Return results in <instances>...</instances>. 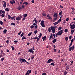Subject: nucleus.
Wrapping results in <instances>:
<instances>
[{
  "mask_svg": "<svg viewBox=\"0 0 75 75\" xmlns=\"http://www.w3.org/2000/svg\"><path fill=\"white\" fill-rule=\"evenodd\" d=\"M57 25L56 26H51L50 28L51 30L52 31L53 34H54L55 31V28H57Z\"/></svg>",
  "mask_w": 75,
  "mask_h": 75,
  "instance_id": "obj_1",
  "label": "nucleus"
},
{
  "mask_svg": "<svg viewBox=\"0 0 75 75\" xmlns=\"http://www.w3.org/2000/svg\"><path fill=\"white\" fill-rule=\"evenodd\" d=\"M63 30H60V31H59V32H58V33H57L55 35L56 37H58L57 35H61L63 33Z\"/></svg>",
  "mask_w": 75,
  "mask_h": 75,
  "instance_id": "obj_2",
  "label": "nucleus"
},
{
  "mask_svg": "<svg viewBox=\"0 0 75 75\" xmlns=\"http://www.w3.org/2000/svg\"><path fill=\"white\" fill-rule=\"evenodd\" d=\"M44 21L43 20H42L41 23H40V24L41 25V26L42 27H45V25L44 24Z\"/></svg>",
  "mask_w": 75,
  "mask_h": 75,
  "instance_id": "obj_3",
  "label": "nucleus"
},
{
  "mask_svg": "<svg viewBox=\"0 0 75 75\" xmlns=\"http://www.w3.org/2000/svg\"><path fill=\"white\" fill-rule=\"evenodd\" d=\"M22 18V16L20 15V16H18L16 18V20L20 21L21 19Z\"/></svg>",
  "mask_w": 75,
  "mask_h": 75,
  "instance_id": "obj_4",
  "label": "nucleus"
},
{
  "mask_svg": "<svg viewBox=\"0 0 75 75\" xmlns=\"http://www.w3.org/2000/svg\"><path fill=\"white\" fill-rule=\"evenodd\" d=\"M70 28L71 30L74 29L75 28V25L74 24L71 25Z\"/></svg>",
  "mask_w": 75,
  "mask_h": 75,
  "instance_id": "obj_5",
  "label": "nucleus"
},
{
  "mask_svg": "<svg viewBox=\"0 0 75 75\" xmlns=\"http://www.w3.org/2000/svg\"><path fill=\"white\" fill-rule=\"evenodd\" d=\"M54 60H53L52 59H50L48 60L47 63H50V62H52Z\"/></svg>",
  "mask_w": 75,
  "mask_h": 75,
  "instance_id": "obj_6",
  "label": "nucleus"
},
{
  "mask_svg": "<svg viewBox=\"0 0 75 75\" xmlns=\"http://www.w3.org/2000/svg\"><path fill=\"white\" fill-rule=\"evenodd\" d=\"M3 3H4V4L3 5L4 7L6 8V3L4 1H3Z\"/></svg>",
  "mask_w": 75,
  "mask_h": 75,
  "instance_id": "obj_7",
  "label": "nucleus"
},
{
  "mask_svg": "<svg viewBox=\"0 0 75 75\" xmlns=\"http://www.w3.org/2000/svg\"><path fill=\"white\" fill-rule=\"evenodd\" d=\"M47 17L48 18V19L49 20H52V17H51L49 14L47 15Z\"/></svg>",
  "mask_w": 75,
  "mask_h": 75,
  "instance_id": "obj_8",
  "label": "nucleus"
},
{
  "mask_svg": "<svg viewBox=\"0 0 75 75\" xmlns=\"http://www.w3.org/2000/svg\"><path fill=\"white\" fill-rule=\"evenodd\" d=\"M28 52H30V53H33L34 52V51H33V49H29L28 50Z\"/></svg>",
  "mask_w": 75,
  "mask_h": 75,
  "instance_id": "obj_9",
  "label": "nucleus"
},
{
  "mask_svg": "<svg viewBox=\"0 0 75 75\" xmlns=\"http://www.w3.org/2000/svg\"><path fill=\"white\" fill-rule=\"evenodd\" d=\"M36 19H37V18H35L33 19V21H35V23L36 24H37L38 22V21H37Z\"/></svg>",
  "mask_w": 75,
  "mask_h": 75,
  "instance_id": "obj_10",
  "label": "nucleus"
},
{
  "mask_svg": "<svg viewBox=\"0 0 75 75\" xmlns=\"http://www.w3.org/2000/svg\"><path fill=\"white\" fill-rule=\"evenodd\" d=\"M53 34L52 33H51L50 36V38L49 39V40H50L51 39L53 38Z\"/></svg>",
  "mask_w": 75,
  "mask_h": 75,
  "instance_id": "obj_11",
  "label": "nucleus"
},
{
  "mask_svg": "<svg viewBox=\"0 0 75 75\" xmlns=\"http://www.w3.org/2000/svg\"><path fill=\"white\" fill-rule=\"evenodd\" d=\"M58 16V14L57 13H54L53 16L55 17H57Z\"/></svg>",
  "mask_w": 75,
  "mask_h": 75,
  "instance_id": "obj_12",
  "label": "nucleus"
},
{
  "mask_svg": "<svg viewBox=\"0 0 75 75\" xmlns=\"http://www.w3.org/2000/svg\"><path fill=\"white\" fill-rule=\"evenodd\" d=\"M46 36H43L42 37V39L43 40V41H44L46 39Z\"/></svg>",
  "mask_w": 75,
  "mask_h": 75,
  "instance_id": "obj_13",
  "label": "nucleus"
},
{
  "mask_svg": "<svg viewBox=\"0 0 75 75\" xmlns=\"http://www.w3.org/2000/svg\"><path fill=\"white\" fill-rule=\"evenodd\" d=\"M7 31V30L6 29H5V30L3 31V33L4 34H5L6 33V32Z\"/></svg>",
  "mask_w": 75,
  "mask_h": 75,
  "instance_id": "obj_14",
  "label": "nucleus"
},
{
  "mask_svg": "<svg viewBox=\"0 0 75 75\" xmlns=\"http://www.w3.org/2000/svg\"><path fill=\"white\" fill-rule=\"evenodd\" d=\"M17 9H18L19 10L22 9V8H21V6H19V7H18L17 8Z\"/></svg>",
  "mask_w": 75,
  "mask_h": 75,
  "instance_id": "obj_15",
  "label": "nucleus"
},
{
  "mask_svg": "<svg viewBox=\"0 0 75 75\" xmlns=\"http://www.w3.org/2000/svg\"><path fill=\"white\" fill-rule=\"evenodd\" d=\"M75 31V29H74L73 30H71V34L72 35L74 33V32Z\"/></svg>",
  "mask_w": 75,
  "mask_h": 75,
  "instance_id": "obj_16",
  "label": "nucleus"
},
{
  "mask_svg": "<svg viewBox=\"0 0 75 75\" xmlns=\"http://www.w3.org/2000/svg\"><path fill=\"white\" fill-rule=\"evenodd\" d=\"M21 60H22V62H26V60L24 59H21Z\"/></svg>",
  "mask_w": 75,
  "mask_h": 75,
  "instance_id": "obj_17",
  "label": "nucleus"
},
{
  "mask_svg": "<svg viewBox=\"0 0 75 75\" xmlns=\"http://www.w3.org/2000/svg\"><path fill=\"white\" fill-rule=\"evenodd\" d=\"M57 40L56 39H54L52 41L53 43H55L57 41Z\"/></svg>",
  "mask_w": 75,
  "mask_h": 75,
  "instance_id": "obj_18",
  "label": "nucleus"
},
{
  "mask_svg": "<svg viewBox=\"0 0 75 75\" xmlns=\"http://www.w3.org/2000/svg\"><path fill=\"white\" fill-rule=\"evenodd\" d=\"M58 23H57V22H55L54 23H53V25H54V26H56V25H57Z\"/></svg>",
  "mask_w": 75,
  "mask_h": 75,
  "instance_id": "obj_19",
  "label": "nucleus"
},
{
  "mask_svg": "<svg viewBox=\"0 0 75 75\" xmlns=\"http://www.w3.org/2000/svg\"><path fill=\"white\" fill-rule=\"evenodd\" d=\"M27 13H25L23 15V16H23V17H27Z\"/></svg>",
  "mask_w": 75,
  "mask_h": 75,
  "instance_id": "obj_20",
  "label": "nucleus"
},
{
  "mask_svg": "<svg viewBox=\"0 0 75 75\" xmlns=\"http://www.w3.org/2000/svg\"><path fill=\"white\" fill-rule=\"evenodd\" d=\"M25 4H26V5H27L28 4V3L27 2H25L23 3V5H24Z\"/></svg>",
  "mask_w": 75,
  "mask_h": 75,
  "instance_id": "obj_21",
  "label": "nucleus"
},
{
  "mask_svg": "<svg viewBox=\"0 0 75 75\" xmlns=\"http://www.w3.org/2000/svg\"><path fill=\"white\" fill-rule=\"evenodd\" d=\"M35 39L37 40V42H38L39 41V38H38V37L35 38Z\"/></svg>",
  "mask_w": 75,
  "mask_h": 75,
  "instance_id": "obj_22",
  "label": "nucleus"
},
{
  "mask_svg": "<svg viewBox=\"0 0 75 75\" xmlns=\"http://www.w3.org/2000/svg\"><path fill=\"white\" fill-rule=\"evenodd\" d=\"M8 18L9 20L11 18H12V17H11L10 15H8Z\"/></svg>",
  "mask_w": 75,
  "mask_h": 75,
  "instance_id": "obj_23",
  "label": "nucleus"
},
{
  "mask_svg": "<svg viewBox=\"0 0 75 75\" xmlns=\"http://www.w3.org/2000/svg\"><path fill=\"white\" fill-rule=\"evenodd\" d=\"M26 38L24 36H23V37H22V40H23L24 39H26Z\"/></svg>",
  "mask_w": 75,
  "mask_h": 75,
  "instance_id": "obj_24",
  "label": "nucleus"
},
{
  "mask_svg": "<svg viewBox=\"0 0 75 75\" xmlns=\"http://www.w3.org/2000/svg\"><path fill=\"white\" fill-rule=\"evenodd\" d=\"M74 47H75L74 45H73V46L72 47H71L70 48H71V50H74Z\"/></svg>",
  "mask_w": 75,
  "mask_h": 75,
  "instance_id": "obj_25",
  "label": "nucleus"
},
{
  "mask_svg": "<svg viewBox=\"0 0 75 75\" xmlns=\"http://www.w3.org/2000/svg\"><path fill=\"white\" fill-rule=\"evenodd\" d=\"M69 65L66 66V70H67L68 69H69Z\"/></svg>",
  "mask_w": 75,
  "mask_h": 75,
  "instance_id": "obj_26",
  "label": "nucleus"
},
{
  "mask_svg": "<svg viewBox=\"0 0 75 75\" xmlns=\"http://www.w3.org/2000/svg\"><path fill=\"white\" fill-rule=\"evenodd\" d=\"M50 65L54 66H55V64L53 62L50 64Z\"/></svg>",
  "mask_w": 75,
  "mask_h": 75,
  "instance_id": "obj_27",
  "label": "nucleus"
},
{
  "mask_svg": "<svg viewBox=\"0 0 75 75\" xmlns=\"http://www.w3.org/2000/svg\"><path fill=\"white\" fill-rule=\"evenodd\" d=\"M4 23L3 22V21H0V24L1 25H2Z\"/></svg>",
  "mask_w": 75,
  "mask_h": 75,
  "instance_id": "obj_28",
  "label": "nucleus"
},
{
  "mask_svg": "<svg viewBox=\"0 0 75 75\" xmlns=\"http://www.w3.org/2000/svg\"><path fill=\"white\" fill-rule=\"evenodd\" d=\"M68 37H65V40L66 42L68 41Z\"/></svg>",
  "mask_w": 75,
  "mask_h": 75,
  "instance_id": "obj_29",
  "label": "nucleus"
},
{
  "mask_svg": "<svg viewBox=\"0 0 75 75\" xmlns=\"http://www.w3.org/2000/svg\"><path fill=\"white\" fill-rule=\"evenodd\" d=\"M5 11H9V10L8 8H6L5 9Z\"/></svg>",
  "mask_w": 75,
  "mask_h": 75,
  "instance_id": "obj_30",
  "label": "nucleus"
},
{
  "mask_svg": "<svg viewBox=\"0 0 75 75\" xmlns=\"http://www.w3.org/2000/svg\"><path fill=\"white\" fill-rule=\"evenodd\" d=\"M58 18L57 17H56L55 18H53V21H54L55 20H57Z\"/></svg>",
  "mask_w": 75,
  "mask_h": 75,
  "instance_id": "obj_31",
  "label": "nucleus"
},
{
  "mask_svg": "<svg viewBox=\"0 0 75 75\" xmlns=\"http://www.w3.org/2000/svg\"><path fill=\"white\" fill-rule=\"evenodd\" d=\"M42 35L41 33H40L39 34V36H38V37L39 38H40L41 37V36Z\"/></svg>",
  "mask_w": 75,
  "mask_h": 75,
  "instance_id": "obj_32",
  "label": "nucleus"
},
{
  "mask_svg": "<svg viewBox=\"0 0 75 75\" xmlns=\"http://www.w3.org/2000/svg\"><path fill=\"white\" fill-rule=\"evenodd\" d=\"M34 26L33 25H32L30 26V28L33 29L34 28Z\"/></svg>",
  "mask_w": 75,
  "mask_h": 75,
  "instance_id": "obj_33",
  "label": "nucleus"
},
{
  "mask_svg": "<svg viewBox=\"0 0 75 75\" xmlns=\"http://www.w3.org/2000/svg\"><path fill=\"white\" fill-rule=\"evenodd\" d=\"M38 32V31L37 30H35L34 31V33H35V34H36Z\"/></svg>",
  "mask_w": 75,
  "mask_h": 75,
  "instance_id": "obj_34",
  "label": "nucleus"
},
{
  "mask_svg": "<svg viewBox=\"0 0 75 75\" xmlns=\"http://www.w3.org/2000/svg\"><path fill=\"white\" fill-rule=\"evenodd\" d=\"M48 31L49 32H51V29L50 28H48Z\"/></svg>",
  "mask_w": 75,
  "mask_h": 75,
  "instance_id": "obj_35",
  "label": "nucleus"
},
{
  "mask_svg": "<svg viewBox=\"0 0 75 75\" xmlns=\"http://www.w3.org/2000/svg\"><path fill=\"white\" fill-rule=\"evenodd\" d=\"M62 29V27H59L58 28V31Z\"/></svg>",
  "mask_w": 75,
  "mask_h": 75,
  "instance_id": "obj_36",
  "label": "nucleus"
},
{
  "mask_svg": "<svg viewBox=\"0 0 75 75\" xmlns=\"http://www.w3.org/2000/svg\"><path fill=\"white\" fill-rule=\"evenodd\" d=\"M28 71H29V70H28V71H27V72H26V74H25V75H29Z\"/></svg>",
  "mask_w": 75,
  "mask_h": 75,
  "instance_id": "obj_37",
  "label": "nucleus"
},
{
  "mask_svg": "<svg viewBox=\"0 0 75 75\" xmlns=\"http://www.w3.org/2000/svg\"><path fill=\"white\" fill-rule=\"evenodd\" d=\"M42 15L43 16H46V14L45 13H42Z\"/></svg>",
  "mask_w": 75,
  "mask_h": 75,
  "instance_id": "obj_38",
  "label": "nucleus"
},
{
  "mask_svg": "<svg viewBox=\"0 0 75 75\" xmlns=\"http://www.w3.org/2000/svg\"><path fill=\"white\" fill-rule=\"evenodd\" d=\"M24 33L23 32H22V33L21 35V37H22L23 35H24Z\"/></svg>",
  "mask_w": 75,
  "mask_h": 75,
  "instance_id": "obj_39",
  "label": "nucleus"
},
{
  "mask_svg": "<svg viewBox=\"0 0 75 75\" xmlns=\"http://www.w3.org/2000/svg\"><path fill=\"white\" fill-rule=\"evenodd\" d=\"M67 74V72L66 71H65L64 73V75H66Z\"/></svg>",
  "mask_w": 75,
  "mask_h": 75,
  "instance_id": "obj_40",
  "label": "nucleus"
},
{
  "mask_svg": "<svg viewBox=\"0 0 75 75\" xmlns=\"http://www.w3.org/2000/svg\"><path fill=\"white\" fill-rule=\"evenodd\" d=\"M68 29H66L64 30V32H68Z\"/></svg>",
  "mask_w": 75,
  "mask_h": 75,
  "instance_id": "obj_41",
  "label": "nucleus"
},
{
  "mask_svg": "<svg viewBox=\"0 0 75 75\" xmlns=\"http://www.w3.org/2000/svg\"><path fill=\"white\" fill-rule=\"evenodd\" d=\"M11 25H13L14 26L16 24L15 23H12L11 24Z\"/></svg>",
  "mask_w": 75,
  "mask_h": 75,
  "instance_id": "obj_42",
  "label": "nucleus"
},
{
  "mask_svg": "<svg viewBox=\"0 0 75 75\" xmlns=\"http://www.w3.org/2000/svg\"><path fill=\"white\" fill-rule=\"evenodd\" d=\"M32 33V32H31L30 33H29V34H28V36H30L31 35Z\"/></svg>",
  "mask_w": 75,
  "mask_h": 75,
  "instance_id": "obj_43",
  "label": "nucleus"
},
{
  "mask_svg": "<svg viewBox=\"0 0 75 75\" xmlns=\"http://www.w3.org/2000/svg\"><path fill=\"white\" fill-rule=\"evenodd\" d=\"M38 27V25H36L35 26V29H37Z\"/></svg>",
  "mask_w": 75,
  "mask_h": 75,
  "instance_id": "obj_44",
  "label": "nucleus"
},
{
  "mask_svg": "<svg viewBox=\"0 0 75 75\" xmlns=\"http://www.w3.org/2000/svg\"><path fill=\"white\" fill-rule=\"evenodd\" d=\"M2 13L4 14L5 13V12L4 11H2Z\"/></svg>",
  "mask_w": 75,
  "mask_h": 75,
  "instance_id": "obj_45",
  "label": "nucleus"
},
{
  "mask_svg": "<svg viewBox=\"0 0 75 75\" xmlns=\"http://www.w3.org/2000/svg\"><path fill=\"white\" fill-rule=\"evenodd\" d=\"M11 48L12 49V50H15V48L14 47H13V46H11Z\"/></svg>",
  "mask_w": 75,
  "mask_h": 75,
  "instance_id": "obj_46",
  "label": "nucleus"
},
{
  "mask_svg": "<svg viewBox=\"0 0 75 75\" xmlns=\"http://www.w3.org/2000/svg\"><path fill=\"white\" fill-rule=\"evenodd\" d=\"M24 7H25V6H24V5H22V7H21L22 9L23 8H24Z\"/></svg>",
  "mask_w": 75,
  "mask_h": 75,
  "instance_id": "obj_47",
  "label": "nucleus"
},
{
  "mask_svg": "<svg viewBox=\"0 0 75 75\" xmlns=\"http://www.w3.org/2000/svg\"><path fill=\"white\" fill-rule=\"evenodd\" d=\"M61 21V20L60 19H59V20H58V21H57V23H58L59 22Z\"/></svg>",
  "mask_w": 75,
  "mask_h": 75,
  "instance_id": "obj_48",
  "label": "nucleus"
},
{
  "mask_svg": "<svg viewBox=\"0 0 75 75\" xmlns=\"http://www.w3.org/2000/svg\"><path fill=\"white\" fill-rule=\"evenodd\" d=\"M1 16L3 17L4 18L5 16V15L4 14H3L1 15Z\"/></svg>",
  "mask_w": 75,
  "mask_h": 75,
  "instance_id": "obj_49",
  "label": "nucleus"
},
{
  "mask_svg": "<svg viewBox=\"0 0 75 75\" xmlns=\"http://www.w3.org/2000/svg\"><path fill=\"white\" fill-rule=\"evenodd\" d=\"M53 50L54 52H57V49H53Z\"/></svg>",
  "mask_w": 75,
  "mask_h": 75,
  "instance_id": "obj_50",
  "label": "nucleus"
},
{
  "mask_svg": "<svg viewBox=\"0 0 75 75\" xmlns=\"http://www.w3.org/2000/svg\"><path fill=\"white\" fill-rule=\"evenodd\" d=\"M74 40V38L72 39H71V42H73V41Z\"/></svg>",
  "mask_w": 75,
  "mask_h": 75,
  "instance_id": "obj_51",
  "label": "nucleus"
},
{
  "mask_svg": "<svg viewBox=\"0 0 75 75\" xmlns=\"http://www.w3.org/2000/svg\"><path fill=\"white\" fill-rule=\"evenodd\" d=\"M25 19H26L25 17H24L23 18V19H22V21H24Z\"/></svg>",
  "mask_w": 75,
  "mask_h": 75,
  "instance_id": "obj_52",
  "label": "nucleus"
},
{
  "mask_svg": "<svg viewBox=\"0 0 75 75\" xmlns=\"http://www.w3.org/2000/svg\"><path fill=\"white\" fill-rule=\"evenodd\" d=\"M21 32H22L21 31L19 32V33H18V35H20Z\"/></svg>",
  "mask_w": 75,
  "mask_h": 75,
  "instance_id": "obj_53",
  "label": "nucleus"
},
{
  "mask_svg": "<svg viewBox=\"0 0 75 75\" xmlns=\"http://www.w3.org/2000/svg\"><path fill=\"white\" fill-rule=\"evenodd\" d=\"M9 40H7L6 41V42L8 44L9 43Z\"/></svg>",
  "mask_w": 75,
  "mask_h": 75,
  "instance_id": "obj_54",
  "label": "nucleus"
},
{
  "mask_svg": "<svg viewBox=\"0 0 75 75\" xmlns=\"http://www.w3.org/2000/svg\"><path fill=\"white\" fill-rule=\"evenodd\" d=\"M62 12H60L59 13V15L61 16L62 15Z\"/></svg>",
  "mask_w": 75,
  "mask_h": 75,
  "instance_id": "obj_55",
  "label": "nucleus"
},
{
  "mask_svg": "<svg viewBox=\"0 0 75 75\" xmlns=\"http://www.w3.org/2000/svg\"><path fill=\"white\" fill-rule=\"evenodd\" d=\"M69 18H67L66 19V21H69Z\"/></svg>",
  "mask_w": 75,
  "mask_h": 75,
  "instance_id": "obj_56",
  "label": "nucleus"
},
{
  "mask_svg": "<svg viewBox=\"0 0 75 75\" xmlns=\"http://www.w3.org/2000/svg\"><path fill=\"white\" fill-rule=\"evenodd\" d=\"M10 2L11 3V4H12V5L13 4V2L12 1H11Z\"/></svg>",
  "mask_w": 75,
  "mask_h": 75,
  "instance_id": "obj_57",
  "label": "nucleus"
},
{
  "mask_svg": "<svg viewBox=\"0 0 75 75\" xmlns=\"http://www.w3.org/2000/svg\"><path fill=\"white\" fill-rule=\"evenodd\" d=\"M46 73H44L43 74H42V75H46Z\"/></svg>",
  "mask_w": 75,
  "mask_h": 75,
  "instance_id": "obj_58",
  "label": "nucleus"
},
{
  "mask_svg": "<svg viewBox=\"0 0 75 75\" xmlns=\"http://www.w3.org/2000/svg\"><path fill=\"white\" fill-rule=\"evenodd\" d=\"M15 17H16V16H14V17H12V18H11V19L12 20H13V19L14 18H15Z\"/></svg>",
  "mask_w": 75,
  "mask_h": 75,
  "instance_id": "obj_59",
  "label": "nucleus"
},
{
  "mask_svg": "<svg viewBox=\"0 0 75 75\" xmlns=\"http://www.w3.org/2000/svg\"><path fill=\"white\" fill-rule=\"evenodd\" d=\"M14 42L15 43H18V41H17V40H15L14 41Z\"/></svg>",
  "mask_w": 75,
  "mask_h": 75,
  "instance_id": "obj_60",
  "label": "nucleus"
},
{
  "mask_svg": "<svg viewBox=\"0 0 75 75\" xmlns=\"http://www.w3.org/2000/svg\"><path fill=\"white\" fill-rule=\"evenodd\" d=\"M71 50H72V49H71V47H69V51H71Z\"/></svg>",
  "mask_w": 75,
  "mask_h": 75,
  "instance_id": "obj_61",
  "label": "nucleus"
},
{
  "mask_svg": "<svg viewBox=\"0 0 75 75\" xmlns=\"http://www.w3.org/2000/svg\"><path fill=\"white\" fill-rule=\"evenodd\" d=\"M34 58V57H32L30 58L32 59H33Z\"/></svg>",
  "mask_w": 75,
  "mask_h": 75,
  "instance_id": "obj_62",
  "label": "nucleus"
},
{
  "mask_svg": "<svg viewBox=\"0 0 75 75\" xmlns=\"http://www.w3.org/2000/svg\"><path fill=\"white\" fill-rule=\"evenodd\" d=\"M3 50L2 49V50H1V53L2 54H3Z\"/></svg>",
  "mask_w": 75,
  "mask_h": 75,
  "instance_id": "obj_63",
  "label": "nucleus"
},
{
  "mask_svg": "<svg viewBox=\"0 0 75 75\" xmlns=\"http://www.w3.org/2000/svg\"><path fill=\"white\" fill-rule=\"evenodd\" d=\"M13 3L14 4L15 3V1L14 0H13Z\"/></svg>",
  "mask_w": 75,
  "mask_h": 75,
  "instance_id": "obj_64",
  "label": "nucleus"
}]
</instances>
